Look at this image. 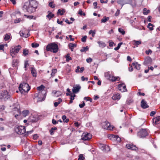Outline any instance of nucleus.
<instances>
[{
  "label": "nucleus",
  "mask_w": 160,
  "mask_h": 160,
  "mask_svg": "<svg viewBox=\"0 0 160 160\" xmlns=\"http://www.w3.org/2000/svg\"><path fill=\"white\" fill-rule=\"evenodd\" d=\"M38 3L35 0H30L29 2H26L23 6V9L29 13H32L36 11Z\"/></svg>",
  "instance_id": "f257e3e1"
},
{
  "label": "nucleus",
  "mask_w": 160,
  "mask_h": 160,
  "mask_svg": "<svg viewBox=\"0 0 160 160\" xmlns=\"http://www.w3.org/2000/svg\"><path fill=\"white\" fill-rule=\"evenodd\" d=\"M58 47L57 44L52 43L49 44L46 47V50L53 53H56L58 51Z\"/></svg>",
  "instance_id": "f03ea898"
},
{
  "label": "nucleus",
  "mask_w": 160,
  "mask_h": 160,
  "mask_svg": "<svg viewBox=\"0 0 160 160\" xmlns=\"http://www.w3.org/2000/svg\"><path fill=\"white\" fill-rule=\"evenodd\" d=\"M30 89V87L28 84L23 82L21 83L19 87V89L21 93H22L23 92H28Z\"/></svg>",
  "instance_id": "7ed1b4c3"
},
{
  "label": "nucleus",
  "mask_w": 160,
  "mask_h": 160,
  "mask_svg": "<svg viewBox=\"0 0 160 160\" xmlns=\"http://www.w3.org/2000/svg\"><path fill=\"white\" fill-rule=\"evenodd\" d=\"M21 47L20 45L15 46L13 47H12L11 48L10 52L11 55L12 57H14V55L17 53Z\"/></svg>",
  "instance_id": "20e7f679"
},
{
  "label": "nucleus",
  "mask_w": 160,
  "mask_h": 160,
  "mask_svg": "<svg viewBox=\"0 0 160 160\" xmlns=\"http://www.w3.org/2000/svg\"><path fill=\"white\" fill-rule=\"evenodd\" d=\"M10 95L7 91H3L0 93V99H4L5 100H6L10 98Z\"/></svg>",
  "instance_id": "39448f33"
},
{
  "label": "nucleus",
  "mask_w": 160,
  "mask_h": 160,
  "mask_svg": "<svg viewBox=\"0 0 160 160\" xmlns=\"http://www.w3.org/2000/svg\"><path fill=\"white\" fill-rule=\"evenodd\" d=\"M15 131L18 134H23L26 132L25 127L23 126H19L16 127L15 128Z\"/></svg>",
  "instance_id": "423d86ee"
},
{
  "label": "nucleus",
  "mask_w": 160,
  "mask_h": 160,
  "mask_svg": "<svg viewBox=\"0 0 160 160\" xmlns=\"http://www.w3.org/2000/svg\"><path fill=\"white\" fill-rule=\"evenodd\" d=\"M148 132L145 129H142L138 132V136L140 138H144L148 135Z\"/></svg>",
  "instance_id": "0eeeda50"
},
{
  "label": "nucleus",
  "mask_w": 160,
  "mask_h": 160,
  "mask_svg": "<svg viewBox=\"0 0 160 160\" xmlns=\"http://www.w3.org/2000/svg\"><path fill=\"white\" fill-rule=\"evenodd\" d=\"M92 138V135L88 133H83L81 139L83 140H88Z\"/></svg>",
  "instance_id": "6e6552de"
},
{
  "label": "nucleus",
  "mask_w": 160,
  "mask_h": 160,
  "mask_svg": "<svg viewBox=\"0 0 160 160\" xmlns=\"http://www.w3.org/2000/svg\"><path fill=\"white\" fill-rule=\"evenodd\" d=\"M118 89L122 92L127 91L125 85L124 83H121L118 86Z\"/></svg>",
  "instance_id": "1a4fd4ad"
},
{
  "label": "nucleus",
  "mask_w": 160,
  "mask_h": 160,
  "mask_svg": "<svg viewBox=\"0 0 160 160\" xmlns=\"http://www.w3.org/2000/svg\"><path fill=\"white\" fill-rule=\"evenodd\" d=\"M108 138L112 140L120 141L121 138L117 135H111L108 136Z\"/></svg>",
  "instance_id": "9d476101"
},
{
  "label": "nucleus",
  "mask_w": 160,
  "mask_h": 160,
  "mask_svg": "<svg viewBox=\"0 0 160 160\" xmlns=\"http://www.w3.org/2000/svg\"><path fill=\"white\" fill-rule=\"evenodd\" d=\"M141 107L143 109L148 108L149 106L147 104L146 101L144 99H142L141 102Z\"/></svg>",
  "instance_id": "9b49d317"
},
{
  "label": "nucleus",
  "mask_w": 160,
  "mask_h": 160,
  "mask_svg": "<svg viewBox=\"0 0 160 160\" xmlns=\"http://www.w3.org/2000/svg\"><path fill=\"white\" fill-rule=\"evenodd\" d=\"M152 61L151 58L149 57H147L145 58L144 64L145 65L151 64Z\"/></svg>",
  "instance_id": "f8f14e48"
},
{
  "label": "nucleus",
  "mask_w": 160,
  "mask_h": 160,
  "mask_svg": "<svg viewBox=\"0 0 160 160\" xmlns=\"http://www.w3.org/2000/svg\"><path fill=\"white\" fill-rule=\"evenodd\" d=\"M127 148L128 149H131L132 150H137L138 149L136 146L132 144H127L126 145Z\"/></svg>",
  "instance_id": "ddd939ff"
},
{
  "label": "nucleus",
  "mask_w": 160,
  "mask_h": 160,
  "mask_svg": "<svg viewBox=\"0 0 160 160\" xmlns=\"http://www.w3.org/2000/svg\"><path fill=\"white\" fill-rule=\"evenodd\" d=\"M105 126L104 127V128L107 129L112 130H113V127L110 125V123L108 122H106L104 123Z\"/></svg>",
  "instance_id": "4468645a"
},
{
  "label": "nucleus",
  "mask_w": 160,
  "mask_h": 160,
  "mask_svg": "<svg viewBox=\"0 0 160 160\" xmlns=\"http://www.w3.org/2000/svg\"><path fill=\"white\" fill-rule=\"evenodd\" d=\"M120 79V78L119 77H115L114 76L111 75L108 79L112 82H115L119 81Z\"/></svg>",
  "instance_id": "2eb2a0df"
},
{
  "label": "nucleus",
  "mask_w": 160,
  "mask_h": 160,
  "mask_svg": "<svg viewBox=\"0 0 160 160\" xmlns=\"http://www.w3.org/2000/svg\"><path fill=\"white\" fill-rule=\"evenodd\" d=\"M81 88V87L79 85H76L73 87L72 89V92L74 94L76 93L79 91Z\"/></svg>",
  "instance_id": "dca6fc26"
},
{
  "label": "nucleus",
  "mask_w": 160,
  "mask_h": 160,
  "mask_svg": "<svg viewBox=\"0 0 160 160\" xmlns=\"http://www.w3.org/2000/svg\"><path fill=\"white\" fill-rule=\"evenodd\" d=\"M121 96L120 94L116 92L114 93L112 97V99L114 100H119Z\"/></svg>",
  "instance_id": "f3484780"
},
{
  "label": "nucleus",
  "mask_w": 160,
  "mask_h": 160,
  "mask_svg": "<svg viewBox=\"0 0 160 160\" xmlns=\"http://www.w3.org/2000/svg\"><path fill=\"white\" fill-rule=\"evenodd\" d=\"M153 122L155 124L160 123V116L156 117L153 120Z\"/></svg>",
  "instance_id": "a211bd4d"
},
{
  "label": "nucleus",
  "mask_w": 160,
  "mask_h": 160,
  "mask_svg": "<svg viewBox=\"0 0 160 160\" xmlns=\"http://www.w3.org/2000/svg\"><path fill=\"white\" fill-rule=\"evenodd\" d=\"M30 70L31 71V73L33 76L34 77H36L37 76V72L35 69V68L33 67H31L30 68Z\"/></svg>",
  "instance_id": "6ab92c4d"
},
{
  "label": "nucleus",
  "mask_w": 160,
  "mask_h": 160,
  "mask_svg": "<svg viewBox=\"0 0 160 160\" xmlns=\"http://www.w3.org/2000/svg\"><path fill=\"white\" fill-rule=\"evenodd\" d=\"M19 34L21 37L25 38H27L29 36V34L28 32L27 34H25L24 32H23V31H21L19 32Z\"/></svg>",
  "instance_id": "aec40b11"
},
{
  "label": "nucleus",
  "mask_w": 160,
  "mask_h": 160,
  "mask_svg": "<svg viewBox=\"0 0 160 160\" xmlns=\"http://www.w3.org/2000/svg\"><path fill=\"white\" fill-rule=\"evenodd\" d=\"M48 14L46 16V17L48 18L49 20L51 19V18L53 17L54 16V14L50 12L49 11L48 12Z\"/></svg>",
  "instance_id": "412c9836"
},
{
  "label": "nucleus",
  "mask_w": 160,
  "mask_h": 160,
  "mask_svg": "<svg viewBox=\"0 0 160 160\" xmlns=\"http://www.w3.org/2000/svg\"><path fill=\"white\" fill-rule=\"evenodd\" d=\"M98 43L99 44V47L102 48L105 47L106 46L105 43L102 41H98Z\"/></svg>",
  "instance_id": "4be33fe9"
},
{
  "label": "nucleus",
  "mask_w": 160,
  "mask_h": 160,
  "mask_svg": "<svg viewBox=\"0 0 160 160\" xmlns=\"http://www.w3.org/2000/svg\"><path fill=\"white\" fill-rule=\"evenodd\" d=\"M99 147L101 148L102 151H105L106 148H108L109 146H108L105 145L103 144H100Z\"/></svg>",
  "instance_id": "5701e85b"
},
{
  "label": "nucleus",
  "mask_w": 160,
  "mask_h": 160,
  "mask_svg": "<svg viewBox=\"0 0 160 160\" xmlns=\"http://www.w3.org/2000/svg\"><path fill=\"white\" fill-rule=\"evenodd\" d=\"M132 65L133 66H135V68L138 70H139L140 68V65L137 62L133 63Z\"/></svg>",
  "instance_id": "b1692460"
},
{
  "label": "nucleus",
  "mask_w": 160,
  "mask_h": 160,
  "mask_svg": "<svg viewBox=\"0 0 160 160\" xmlns=\"http://www.w3.org/2000/svg\"><path fill=\"white\" fill-rule=\"evenodd\" d=\"M53 92L55 95V96L57 97H59V96H60L62 94L61 92L58 91H53Z\"/></svg>",
  "instance_id": "393cba45"
},
{
  "label": "nucleus",
  "mask_w": 160,
  "mask_h": 160,
  "mask_svg": "<svg viewBox=\"0 0 160 160\" xmlns=\"http://www.w3.org/2000/svg\"><path fill=\"white\" fill-rule=\"evenodd\" d=\"M11 36V34L10 33H8L5 35L4 39L5 41H7L10 39Z\"/></svg>",
  "instance_id": "a878e982"
},
{
  "label": "nucleus",
  "mask_w": 160,
  "mask_h": 160,
  "mask_svg": "<svg viewBox=\"0 0 160 160\" xmlns=\"http://www.w3.org/2000/svg\"><path fill=\"white\" fill-rule=\"evenodd\" d=\"M133 42H134V45L137 47L141 43V41L140 40L136 41L134 40L133 41Z\"/></svg>",
  "instance_id": "bb28decb"
},
{
  "label": "nucleus",
  "mask_w": 160,
  "mask_h": 160,
  "mask_svg": "<svg viewBox=\"0 0 160 160\" xmlns=\"http://www.w3.org/2000/svg\"><path fill=\"white\" fill-rule=\"evenodd\" d=\"M29 113V111L28 110H25L22 112V114L23 116L26 117L28 115Z\"/></svg>",
  "instance_id": "cd10ccee"
},
{
  "label": "nucleus",
  "mask_w": 160,
  "mask_h": 160,
  "mask_svg": "<svg viewBox=\"0 0 160 160\" xmlns=\"http://www.w3.org/2000/svg\"><path fill=\"white\" fill-rule=\"evenodd\" d=\"M66 59L67 62H68L70 60H72V58L70 56V55L69 53L67 54V55L65 57Z\"/></svg>",
  "instance_id": "c85d7f7f"
},
{
  "label": "nucleus",
  "mask_w": 160,
  "mask_h": 160,
  "mask_svg": "<svg viewBox=\"0 0 160 160\" xmlns=\"http://www.w3.org/2000/svg\"><path fill=\"white\" fill-rule=\"evenodd\" d=\"M109 19V17H104V18L102 19L101 20V22L103 23H105L107 21H108Z\"/></svg>",
  "instance_id": "c756f323"
},
{
  "label": "nucleus",
  "mask_w": 160,
  "mask_h": 160,
  "mask_svg": "<svg viewBox=\"0 0 160 160\" xmlns=\"http://www.w3.org/2000/svg\"><path fill=\"white\" fill-rule=\"evenodd\" d=\"M89 48L88 46H86V47H83L82 49L80 50V51L81 52H86L88 51Z\"/></svg>",
  "instance_id": "7c9ffc66"
},
{
  "label": "nucleus",
  "mask_w": 160,
  "mask_h": 160,
  "mask_svg": "<svg viewBox=\"0 0 160 160\" xmlns=\"http://www.w3.org/2000/svg\"><path fill=\"white\" fill-rule=\"evenodd\" d=\"M57 128L56 127L52 128L50 130L49 132L51 135H53L54 133V131L57 130Z\"/></svg>",
  "instance_id": "2f4dec72"
},
{
  "label": "nucleus",
  "mask_w": 160,
  "mask_h": 160,
  "mask_svg": "<svg viewBox=\"0 0 160 160\" xmlns=\"http://www.w3.org/2000/svg\"><path fill=\"white\" fill-rule=\"evenodd\" d=\"M150 10H147V8H144L143 9V13L144 15H147L150 12Z\"/></svg>",
  "instance_id": "473e14b6"
},
{
  "label": "nucleus",
  "mask_w": 160,
  "mask_h": 160,
  "mask_svg": "<svg viewBox=\"0 0 160 160\" xmlns=\"http://www.w3.org/2000/svg\"><path fill=\"white\" fill-rule=\"evenodd\" d=\"M62 118L64 122H67L69 121V119L68 118H66V116L65 115L62 116Z\"/></svg>",
  "instance_id": "72a5a7b5"
},
{
  "label": "nucleus",
  "mask_w": 160,
  "mask_h": 160,
  "mask_svg": "<svg viewBox=\"0 0 160 160\" xmlns=\"http://www.w3.org/2000/svg\"><path fill=\"white\" fill-rule=\"evenodd\" d=\"M65 12V10L62 9L61 10L60 9L58 10V14H60L61 15H62Z\"/></svg>",
  "instance_id": "f704fd0d"
},
{
  "label": "nucleus",
  "mask_w": 160,
  "mask_h": 160,
  "mask_svg": "<svg viewBox=\"0 0 160 160\" xmlns=\"http://www.w3.org/2000/svg\"><path fill=\"white\" fill-rule=\"evenodd\" d=\"M45 87L43 86V85H41L39 87H37V89L38 90L41 91Z\"/></svg>",
  "instance_id": "c9c22d12"
},
{
  "label": "nucleus",
  "mask_w": 160,
  "mask_h": 160,
  "mask_svg": "<svg viewBox=\"0 0 160 160\" xmlns=\"http://www.w3.org/2000/svg\"><path fill=\"white\" fill-rule=\"evenodd\" d=\"M29 53V50L28 49H25L23 50V53L24 56L27 55Z\"/></svg>",
  "instance_id": "e433bc0d"
},
{
  "label": "nucleus",
  "mask_w": 160,
  "mask_h": 160,
  "mask_svg": "<svg viewBox=\"0 0 160 160\" xmlns=\"http://www.w3.org/2000/svg\"><path fill=\"white\" fill-rule=\"evenodd\" d=\"M153 25L151 23H149L148 25V27L149 28L150 30H152L153 28Z\"/></svg>",
  "instance_id": "4c0bfd02"
},
{
  "label": "nucleus",
  "mask_w": 160,
  "mask_h": 160,
  "mask_svg": "<svg viewBox=\"0 0 160 160\" xmlns=\"http://www.w3.org/2000/svg\"><path fill=\"white\" fill-rule=\"evenodd\" d=\"M118 3L119 4H120L122 5V7L123 5L124 4L126 3L124 2V0H118Z\"/></svg>",
  "instance_id": "58836bf2"
},
{
  "label": "nucleus",
  "mask_w": 160,
  "mask_h": 160,
  "mask_svg": "<svg viewBox=\"0 0 160 160\" xmlns=\"http://www.w3.org/2000/svg\"><path fill=\"white\" fill-rule=\"evenodd\" d=\"M122 44V42H120L118 44L117 47L114 48V50L116 51L118 50L120 48Z\"/></svg>",
  "instance_id": "ea45409f"
},
{
  "label": "nucleus",
  "mask_w": 160,
  "mask_h": 160,
  "mask_svg": "<svg viewBox=\"0 0 160 160\" xmlns=\"http://www.w3.org/2000/svg\"><path fill=\"white\" fill-rule=\"evenodd\" d=\"M118 31L122 34V35H124L125 34V31L122 28H119L118 29Z\"/></svg>",
  "instance_id": "a19ab883"
},
{
  "label": "nucleus",
  "mask_w": 160,
  "mask_h": 160,
  "mask_svg": "<svg viewBox=\"0 0 160 160\" xmlns=\"http://www.w3.org/2000/svg\"><path fill=\"white\" fill-rule=\"evenodd\" d=\"M84 99L87 101H89L90 102H92V99L89 97H85Z\"/></svg>",
  "instance_id": "79ce46f5"
},
{
  "label": "nucleus",
  "mask_w": 160,
  "mask_h": 160,
  "mask_svg": "<svg viewBox=\"0 0 160 160\" xmlns=\"http://www.w3.org/2000/svg\"><path fill=\"white\" fill-rule=\"evenodd\" d=\"M31 45L32 48H37L39 46V44L38 43L34 42L32 43Z\"/></svg>",
  "instance_id": "37998d69"
},
{
  "label": "nucleus",
  "mask_w": 160,
  "mask_h": 160,
  "mask_svg": "<svg viewBox=\"0 0 160 160\" xmlns=\"http://www.w3.org/2000/svg\"><path fill=\"white\" fill-rule=\"evenodd\" d=\"M49 6L52 8H54L55 6V5L54 4H53V2H51L49 3Z\"/></svg>",
  "instance_id": "c03bdc74"
},
{
  "label": "nucleus",
  "mask_w": 160,
  "mask_h": 160,
  "mask_svg": "<svg viewBox=\"0 0 160 160\" xmlns=\"http://www.w3.org/2000/svg\"><path fill=\"white\" fill-rule=\"evenodd\" d=\"M57 70L56 69H53L52 70V72L51 75L52 77H53L55 75V73L57 72Z\"/></svg>",
  "instance_id": "a18cd8bd"
},
{
  "label": "nucleus",
  "mask_w": 160,
  "mask_h": 160,
  "mask_svg": "<svg viewBox=\"0 0 160 160\" xmlns=\"http://www.w3.org/2000/svg\"><path fill=\"white\" fill-rule=\"evenodd\" d=\"M109 72H108L105 73V76L108 79L111 76V75L109 73Z\"/></svg>",
  "instance_id": "49530a36"
},
{
  "label": "nucleus",
  "mask_w": 160,
  "mask_h": 160,
  "mask_svg": "<svg viewBox=\"0 0 160 160\" xmlns=\"http://www.w3.org/2000/svg\"><path fill=\"white\" fill-rule=\"evenodd\" d=\"M84 159V157L82 154H80L79 156L78 160H83Z\"/></svg>",
  "instance_id": "de8ad7c7"
},
{
  "label": "nucleus",
  "mask_w": 160,
  "mask_h": 160,
  "mask_svg": "<svg viewBox=\"0 0 160 160\" xmlns=\"http://www.w3.org/2000/svg\"><path fill=\"white\" fill-rule=\"evenodd\" d=\"M87 37L86 36H85L83 37L81 39V41L83 42H85L86 41V40Z\"/></svg>",
  "instance_id": "09e8293b"
},
{
  "label": "nucleus",
  "mask_w": 160,
  "mask_h": 160,
  "mask_svg": "<svg viewBox=\"0 0 160 160\" xmlns=\"http://www.w3.org/2000/svg\"><path fill=\"white\" fill-rule=\"evenodd\" d=\"M86 61L88 63H90L92 61V59L91 58H89L86 59Z\"/></svg>",
  "instance_id": "8fccbe9b"
},
{
  "label": "nucleus",
  "mask_w": 160,
  "mask_h": 160,
  "mask_svg": "<svg viewBox=\"0 0 160 160\" xmlns=\"http://www.w3.org/2000/svg\"><path fill=\"white\" fill-rule=\"evenodd\" d=\"M88 80V78H85L84 76H82L81 77V80L82 81H84L85 80L87 81Z\"/></svg>",
  "instance_id": "3c124183"
},
{
  "label": "nucleus",
  "mask_w": 160,
  "mask_h": 160,
  "mask_svg": "<svg viewBox=\"0 0 160 160\" xmlns=\"http://www.w3.org/2000/svg\"><path fill=\"white\" fill-rule=\"evenodd\" d=\"M71 44V43H70L68 44V47L70 49L71 51H73V50L74 47H73V46Z\"/></svg>",
  "instance_id": "603ef678"
},
{
  "label": "nucleus",
  "mask_w": 160,
  "mask_h": 160,
  "mask_svg": "<svg viewBox=\"0 0 160 160\" xmlns=\"http://www.w3.org/2000/svg\"><path fill=\"white\" fill-rule=\"evenodd\" d=\"M70 96V100H73L74 99V97H75L76 95L74 94H72V95H71Z\"/></svg>",
  "instance_id": "864d4df0"
},
{
  "label": "nucleus",
  "mask_w": 160,
  "mask_h": 160,
  "mask_svg": "<svg viewBox=\"0 0 160 160\" xmlns=\"http://www.w3.org/2000/svg\"><path fill=\"white\" fill-rule=\"evenodd\" d=\"M145 52L148 55L150 53H152V51L151 49H149L148 50L146 51Z\"/></svg>",
  "instance_id": "5fc2aeb1"
},
{
  "label": "nucleus",
  "mask_w": 160,
  "mask_h": 160,
  "mask_svg": "<svg viewBox=\"0 0 160 160\" xmlns=\"http://www.w3.org/2000/svg\"><path fill=\"white\" fill-rule=\"evenodd\" d=\"M29 66V64L28 63V60H26L25 62L24 67V68H26L27 66Z\"/></svg>",
  "instance_id": "6e6d98bb"
},
{
  "label": "nucleus",
  "mask_w": 160,
  "mask_h": 160,
  "mask_svg": "<svg viewBox=\"0 0 160 160\" xmlns=\"http://www.w3.org/2000/svg\"><path fill=\"white\" fill-rule=\"evenodd\" d=\"M18 64V63L16 60H15V61H14L12 62V65L13 66L16 67V66Z\"/></svg>",
  "instance_id": "4d7b16f0"
},
{
  "label": "nucleus",
  "mask_w": 160,
  "mask_h": 160,
  "mask_svg": "<svg viewBox=\"0 0 160 160\" xmlns=\"http://www.w3.org/2000/svg\"><path fill=\"white\" fill-rule=\"evenodd\" d=\"M21 21V19L20 18L14 20L15 23H18L19 22Z\"/></svg>",
  "instance_id": "13d9d810"
},
{
  "label": "nucleus",
  "mask_w": 160,
  "mask_h": 160,
  "mask_svg": "<svg viewBox=\"0 0 160 160\" xmlns=\"http://www.w3.org/2000/svg\"><path fill=\"white\" fill-rule=\"evenodd\" d=\"M85 105V104L84 102H83V103L82 104H80L79 105V107L80 108H83Z\"/></svg>",
  "instance_id": "bf43d9fd"
},
{
  "label": "nucleus",
  "mask_w": 160,
  "mask_h": 160,
  "mask_svg": "<svg viewBox=\"0 0 160 160\" xmlns=\"http://www.w3.org/2000/svg\"><path fill=\"white\" fill-rule=\"evenodd\" d=\"M93 5L94 6V9H96L97 8V2H93Z\"/></svg>",
  "instance_id": "052dcab7"
},
{
  "label": "nucleus",
  "mask_w": 160,
  "mask_h": 160,
  "mask_svg": "<svg viewBox=\"0 0 160 160\" xmlns=\"http://www.w3.org/2000/svg\"><path fill=\"white\" fill-rule=\"evenodd\" d=\"M52 122L53 124L55 125L58 123V121L53 119L52 120Z\"/></svg>",
  "instance_id": "680f3d73"
},
{
  "label": "nucleus",
  "mask_w": 160,
  "mask_h": 160,
  "mask_svg": "<svg viewBox=\"0 0 160 160\" xmlns=\"http://www.w3.org/2000/svg\"><path fill=\"white\" fill-rule=\"evenodd\" d=\"M156 113V112L154 111H152L150 114V115L151 116H153Z\"/></svg>",
  "instance_id": "e2e57ef3"
},
{
  "label": "nucleus",
  "mask_w": 160,
  "mask_h": 160,
  "mask_svg": "<svg viewBox=\"0 0 160 160\" xmlns=\"http://www.w3.org/2000/svg\"><path fill=\"white\" fill-rule=\"evenodd\" d=\"M120 13V10H118L117 12H116L115 15L116 16H118Z\"/></svg>",
  "instance_id": "0e129e2a"
},
{
  "label": "nucleus",
  "mask_w": 160,
  "mask_h": 160,
  "mask_svg": "<svg viewBox=\"0 0 160 160\" xmlns=\"http://www.w3.org/2000/svg\"><path fill=\"white\" fill-rule=\"evenodd\" d=\"M38 136L37 134H35L33 135V138L34 139H36L37 138H38Z\"/></svg>",
  "instance_id": "69168bd1"
},
{
  "label": "nucleus",
  "mask_w": 160,
  "mask_h": 160,
  "mask_svg": "<svg viewBox=\"0 0 160 160\" xmlns=\"http://www.w3.org/2000/svg\"><path fill=\"white\" fill-rule=\"evenodd\" d=\"M80 69V67L79 66H78L77 67V69H76L75 72H80V70H79Z\"/></svg>",
  "instance_id": "338daca9"
},
{
  "label": "nucleus",
  "mask_w": 160,
  "mask_h": 160,
  "mask_svg": "<svg viewBox=\"0 0 160 160\" xmlns=\"http://www.w3.org/2000/svg\"><path fill=\"white\" fill-rule=\"evenodd\" d=\"M78 14L81 16H82L83 15V12L82 10L81 9H80L78 12Z\"/></svg>",
  "instance_id": "774afa93"
}]
</instances>
